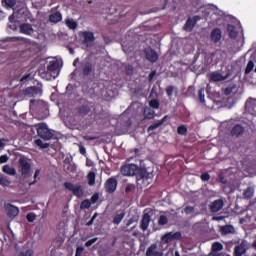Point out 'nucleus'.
Masks as SVG:
<instances>
[{
  "mask_svg": "<svg viewBox=\"0 0 256 256\" xmlns=\"http://www.w3.org/2000/svg\"><path fill=\"white\" fill-rule=\"evenodd\" d=\"M120 173L123 177H136L138 185L147 187L153 181V173L148 172L147 169L139 167L136 164H124L120 168Z\"/></svg>",
  "mask_w": 256,
  "mask_h": 256,
  "instance_id": "nucleus-1",
  "label": "nucleus"
},
{
  "mask_svg": "<svg viewBox=\"0 0 256 256\" xmlns=\"http://www.w3.org/2000/svg\"><path fill=\"white\" fill-rule=\"evenodd\" d=\"M36 131L38 137H40V139H43L44 141H50V139H53L55 137L53 131H51L45 123L36 124Z\"/></svg>",
  "mask_w": 256,
  "mask_h": 256,
  "instance_id": "nucleus-2",
  "label": "nucleus"
},
{
  "mask_svg": "<svg viewBox=\"0 0 256 256\" xmlns=\"http://www.w3.org/2000/svg\"><path fill=\"white\" fill-rule=\"evenodd\" d=\"M119 185V182L117 181V178L112 176L108 178L104 183V189L106 193L109 195H113L117 191V186Z\"/></svg>",
  "mask_w": 256,
  "mask_h": 256,
  "instance_id": "nucleus-3",
  "label": "nucleus"
},
{
  "mask_svg": "<svg viewBox=\"0 0 256 256\" xmlns=\"http://www.w3.org/2000/svg\"><path fill=\"white\" fill-rule=\"evenodd\" d=\"M133 223H135V218H130L125 222V225L122 227V231H124V233H132L133 237H139L141 232H139V230H135L137 229V225L132 226Z\"/></svg>",
  "mask_w": 256,
  "mask_h": 256,
  "instance_id": "nucleus-4",
  "label": "nucleus"
},
{
  "mask_svg": "<svg viewBox=\"0 0 256 256\" xmlns=\"http://www.w3.org/2000/svg\"><path fill=\"white\" fill-rule=\"evenodd\" d=\"M24 97L35 98L43 95V89L39 86H30L23 90Z\"/></svg>",
  "mask_w": 256,
  "mask_h": 256,
  "instance_id": "nucleus-5",
  "label": "nucleus"
},
{
  "mask_svg": "<svg viewBox=\"0 0 256 256\" xmlns=\"http://www.w3.org/2000/svg\"><path fill=\"white\" fill-rule=\"evenodd\" d=\"M19 169L24 179H27V177L31 176V164L26 159L24 158L19 159Z\"/></svg>",
  "mask_w": 256,
  "mask_h": 256,
  "instance_id": "nucleus-6",
  "label": "nucleus"
},
{
  "mask_svg": "<svg viewBox=\"0 0 256 256\" xmlns=\"http://www.w3.org/2000/svg\"><path fill=\"white\" fill-rule=\"evenodd\" d=\"M64 187L68 191H72L73 195H75V197H77L78 199H81V197H83V195H84L83 186H81V185H76L75 186L71 182H65Z\"/></svg>",
  "mask_w": 256,
  "mask_h": 256,
  "instance_id": "nucleus-7",
  "label": "nucleus"
},
{
  "mask_svg": "<svg viewBox=\"0 0 256 256\" xmlns=\"http://www.w3.org/2000/svg\"><path fill=\"white\" fill-rule=\"evenodd\" d=\"M80 69L84 77H89L91 73H95V64L89 60H84L80 63Z\"/></svg>",
  "mask_w": 256,
  "mask_h": 256,
  "instance_id": "nucleus-8",
  "label": "nucleus"
},
{
  "mask_svg": "<svg viewBox=\"0 0 256 256\" xmlns=\"http://www.w3.org/2000/svg\"><path fill=\"white\" fill-rule=\"evenodd\" d=\"M199 21H201V16L195 15L192 18H188L183 27L184 31H193Z\"/></svg>",
  "mask_w": 256,
  "mask_h": 256,
  "instance_id": "nucleus-9",
  "label": "nucleus"
},
{
  "mask_svg": "<svg viewBox=\"0 0 256 256\" xmlns=\"http://www.w3.org/2000/svg\"><path fill=\"white\" fill-rule=\"evenodd\" d=\"M91 109H93V102H87L76 108V111L80 117H85L91 113Z\"/></svg>",
  "mask_w": 256,
  "mask_h": 256,
  "instance_id": "nucleus-10",
  "label": "nucleus"
},
{
  "mask_svg": "<svg viewBox=\"0 0 256 256\" xmlns=\"http://www.w3.org/2000/svg\"><path fill=\"white\" fill-rule=\"evenodd\" d=\"M182 235L181 232H168L162 236L163 243H171V241H179Z\"/></svg>",
  "mask_w": 256,
  "mask_h": 256,
  "instance_id": "nucleus-11",
  "label": "nucleus"
},
{
  "mask_svg": "<svg viewBox=\"0 0 256 256\" xmlns=\"http://www.w3.org/2000/svg\"><path fill=\"white\" fill-rule=\"evenodd\" d=\"M208 79L210 83H219L221 81H225L229 79V74H226L225 76L219 72H211L208 75Z\"/></svg>",
  "mask_w": 256,
  "mask_h": 256,
  "instance_id": "nucleus-12",
  "label": "nucleus"
},
{
  "mask_svg": "<svg viewBox=\"0 0 256 256\" xmlns=\"http://www.w3.org/2000/svg\"><path fill=\"white\" fill-rule=\"evenodd\" d=\"M223 207H225V201H223V198H219L211 202L210 211L211 213H219Z\"/></svg>",
  "mask_w": 256,
  "mask_h": 256,
  "instance_id": "nucleus-13",
  "label": "nucleus"
},
{
  "mask_svg": "<svg viewBox=\"0 0 256 256\" xmlns=\"http://www.w3.org/2000/svg\"><path fill=\"white\" fill-rule=\"evenodd\" d=\"M47 71L51 75V77H57V75H59V62L50 61L47 66Z\"/></svg>",
  "mask_w": 256,
  "mask_h": 256,
  "instance_id": "nucleus-14",
  "label": "nucleus"
},
{
  "mask_svg": "<svg viewBox=\"0 0 256 256\" xmlns=\"http://www.w3.org/2000/svg\"><path fill=\"white\" fill-rule=\"evenodd\" d=\"M145 57L150 63H157V59H159V54H157L154 49L149 48L145 50Z\"/></svg>",
  "mask_w": 256,
  "mask_h": 256,
  "instance_id": "nucleus-15",
  "label": "nucleus"
},
{
  "mask_svg": "<svg viewBox=\"0 0 256 256\" xmlns=\"http://www.w3.org/2000/svg\"><path fill=\"white\" fill-rule=\"evenodd\" d=\"M149 223H151V215L145 213L140 221V229L145 233L149 229Z\"/></svg>",
  "mask_w": 256,
  "mask_h": 256,
  "instance_id": "nucleus-16",
  "label": "nucleus"
},
{
  "mask_svg": "<svg viewBox=\"0 0 256 256\" xmlns=\"http://www.w3.org/2000/svg\"><path fill=\"white\" fill-rule=\"evenodd\" d=\"M222 37L223 31H221L219 28H214L210 34V39L212 43H219Z\"/></svg>",
  "mask_w": 256,
  "mask_h": 256,
  "instance_id": "nucleus-17",
  "label": "nucleus"
},
{
  "mask_svg": "<svg viewBox=\"0 0 256 256\" xmlns=\"http://www.w3.org/2000/svg\"><path fill=\"white\" fill-rule=\"evenodd\" d=\"M245 109L248 113L256 115V99L249 98L245 103Z\"/></svg>",
  "mask_w": 256,
  "mask_h": 256,
  "instance_id": "nucleus-18",
  "label": "nucleus"
},
{
  "mask_svg": "<svg viewBox=\"0 0 256 256\" xmlns=\"http://www.w3.org/2000/svg\"><path fill=\"white\" fill-rule=\"evenodd\" d=\"M20 33L23 35H31L32 33H35V30L33 29V25L29 23H23L20 25Z\"/></svg>",
  "mask_w": 256,
  "mask_h": 256,
  "instance_id": "nucleus-19",
  "label": "nucleus"
},
{
  "mask_svg": "<svg viewBox=\"0 0 256 256\" xmlns=\"http://www.w3.org/2000/svg\"><path fill=\"white\" fill-rule=\"evenodd\" d=\"M243 133H245V127L241 124H236L231 130L232 137H242Z\"/></svg>",
  "mask_w": 256,
  "mask_h": 256,
  "instance_id": "nucleus-20",
  "label": "nucleus"
},
{
  "mask_svg": "<svg viewBox=\"0 0 256 256\" xmlns=\"http://www.w3.org/2000/svg\"><path fill=\"white\" fill-rule=\"evenodd\" d=\"M146 256H163V253L157 251V244H151L146 250Z\"/></svg>",
  "mask_w": 256,
  "mask_h": 256,
  "instance_id": "nucleus-21",
  "label": "nucleus"
},
{
  "mask_svg": "<svg viewBox=\"0 0 256 256\" xmlns=\"http://www.w3.org/2000/svg\"><path fill=\"white\" fill-rule=\"evenodd\" d=\"M167 119H169V115H165L161 120L150 125L147 128L148 133H150V131H155V129H159V127H161V125H163V123H165V121H167Z\"/></svg>",
  "mask_w": 256,
  "mask_h": 256,
  "instance_id": "nucleus-22",
  "label": "nucleus"
},
{
  "mask_svg": "<svg viewBox=\"0 0 256 256\" xmlns=\"http://www.w3.org/2000/svg\"><path fill=\"white\" fill-rule=\"evenodd\" d=\"M221 235H233L235 234V227L233 225H224L220 228Z\"/></svg>",
  "mask_w": 256,
  "mask_h": 256,
  "instance_id": "nucleus-23",
  "label": "nucleus"
},
{
  "mask_svg": "<svg viewBox=\"0 0 256 256\" xmlns=\"http://www.w3.org/2000/svg\"><path fill=\"white\" fill-rule=\"evenodd\" d=\"M226 29H227L230 39H237L239 32H237L235 25L227 24Z\"/></svg>",
  "mask_w": 256,
  "mask_h": 256,
  "instance_id": "nucleus-24",
  "label": "nucleus"
},
{
  "mask_svg": "<svg viewBox=\"0 0 256 256\" xmlns=\"http://www.w3.org/2000/svg\"><path fill=\"white\" fill-rule=\"evenodd\" d=\"M62 20H63V15H61V12H56L49 15L50 23H60V21Z\"/></svg>",
  "mask_w": 256,
  "mask_h": 256,
  "instance_id": "nucleus-25",
  "label": "nucleus"
},
{
  "mask_svg": "<svg viewBox=\"0 0 256 256\" xmlns=\"http://www.w3.org/2000/svg\"><path fill=\"white\" fill-rule=\"evenodd\" d=\"M247 252L245 249V245L241 243L240 245L235 246L234 248V256H243Z\"/></svg>",
  "mask_w": 256,
  "mask_h": 256,
  "instance_id": "nucleus-26",
  "label": "nucleus"
},
{
  "mask_svg": "<svg viewBox=\"0 0 256 256\" xmlns=\"http://www.w3.org/2000/svg\"><path fill=\"white\" fill-rule=\"evenodd\" d=\"M84 43H93L95 41V34L91 31H84L83 32Z\"/></svg>",
  "mask_w": 256,
  "mask_h": 256,
  "instance_id": "nucleus-27",
  "label": "nucleus"
},
{
  "mask_svg": "<svg viewBox=\"0 0 256 256\" xmlns=\"http://www.w3.org/2000/svg\"><path fill=\"white\" fill-rule=\"evenodd\" d=\"M144 119H155V110L145 107L143 111Z\"/></svg>",
  "mask_w": 256,
  "mask_h": 256,
  "instance_id": "nucleus-28",
  "label": "nucleus"
},
{
  "mask_svg": "<svg viewBox=\"0 0 256 256\" xmlns=\"http://www.w3.org/2000/svg\"><path fill=\"white\" fill-rule=\"evenodd\" d=\"M123 219H125V212L116 214L113 217L112 223H113V225H121V221H123Z\"/></svg>",
  "mask_w": 256,
  "mask_h": 256,
  "instance_id": "nucleus-29",
  "label": "nucleus"
},
{
  "mask_svg": "<svg viewBox=\"0 0 256 256\" xmlns=\"http://www.w3.org/2000/svg\"><path fill=\"white\" fill-rule=\"evenodd\" d=\"M2 171L3 173H6V175H11V176L17 175V170H15V168L9 165L3 166Z\"/></svg>",
  "mask_w": 256,
  "mask_h": 256,
  "instance_id": "nucleus-30",
  "label": "nucleus"
},
{
  "mask_svg": "<svg viewBox=\"0 0 256 256\" xmlns=\"http://www.w3.org/2000/svg\"><path fill=\"white\" fill-rule=\"evenodd\" d=\"M17 215H19V208H17L16 206L10 205V207L8 208V217H17Z\"/></svg>",
  "mask_w": 256,
  "mask_h": 256,
  "instance_id": "nucleus-31",
  "label": "nucleus"
},
{
  "mask_svg": "<svg viewBox=\"0 0 256 256\" xmlns=\"http://www.w3.org/2000/svg\"><path fill=\"white\" fill-rule=\"evenodd\" d=\"M254 190L251 187H247L243 192L244 199H253Z\"/></svg>",
  "mask_w": 256,
  "mask_h": 256,
  "instance_id": "nucleus-32",
  "label": "nucleus"
},
{
  "mask_svg": "<svg viewBox=\"0 0 256 256\" xmlns=\"http://www.w3.org/2000/svg\"><path fill=\"white\" fill-rule=\"evenodd\" d=\"M0 185L2 187H9V185H11V180H9V178H7V176H0Z\"/></svg>",
  "mask_w": 256,
  "mask_h": 256,
  "instance_id": "nucleus-33",
  "label": "nucleus"
},
{
  "mask_svg": "<svg viewBox=\"0 0 256 256\" xmlns=\"http://www.w3.org/2000/svg\"><path fill=\"white\" fill-rule=\"evenodd\" d=\"M2 4L9 9H13L17 5V0H2Z\"/></svg>",
  "mask_w": 256,
  "mask_h": 256,
  "instance_id": "nucleus-34",
  "label": "nucleus"
},
{
  "mask_svg": "<svg viewBox=\"0 0 256 256\" xmlns=\"http://www.w3.org/2000/svg\"><path fill=\"white\" fill-rule=\"evenodd\" d=\"M213 253H219V251H223V244L220 242H215L212 244Z\"/></svg>",
  "mask_w": 256,
  "mask_h": 256,
  "instance_id": "nucleus-35",
  "label": "nucleus"
},
{
  "mask_svg": "<svg viewBox=\"0 0 256 256\" xmlns=\"http://www.w3.org/2000/svg\"><path fill=\"white\" fill-rule=\"evenodd\" d=\"M254 67H255V63L253 62V60H250L247 63V66L245 68V75H249V73H251V71H253Z\"/></svg>",
  "mask_w": 256,
  "mask_h": 256,
  "instance_id": "nucleus-36",
  "label": "nucleus"
},
{
  "mask_svg": "<svg viewBox=\"0 0 256 256\" xmlns=\"http://www.w3.org/2000/svg\"><path fill=\"white\" fill-rule=\"evenodd\" d=\"M87 179H88V185H90V187H93V185H95V172H90L87 175Z\"/></svg>",
  "mask_w": 256,
  "mask_h": 256,
  "instance_id": "nucleus-37",
  "label": "nucleus"
},
{
  "mask_svg": "<svg viewBox=\"0 0 256 256\" xmlns=\"http://www.w3.org/2000/svg\"><path fill=\"white\" fill-rule=\"evenodd\" d=\"M198 99L200 103H205V88H200L198 91Z\"/></svg>",
  "mask_w": 256,
  "mask_h": 256,
  "instance_id": "nucleus-38",
  "label": "nucleus"
},
{
  "mask_svg": "<svg viewBox=\"0 0 256 256\" xmlns=\"http://www.w3.org/2000/svg\"><path fill=\"white\" fill-rule=\"evenodd\" d=\"M80 208L82 209H90L91 208V200L85 199L81 202Z\"/></svg>",
  "mask_w": 256,
  "mask_h": 256,
  "instance_id": "nucleus-39",
  "label": "nucleus"
},
{
  "mask_svg": "<svg viewBox=\"0 0 256 256\" xmlns=\"http://www.w3.org/2000/svg\"><path fill=\"white\" fill-rule=\"evenodd\" d=\"M35 143L40 149H47L49 147V143H43V140L37 139L35 140Z\"/></svg>",
  "mask_w": 256,
  "mask_h": 256,
  "instance_id": "nucleus-40",
  "label": "nucleus"
},
{
  "mask_svg": "<svg viewBox=\"0 0 256 256\" xmlns=\"http://www.w3.org/2000/svg\"><path fill=\"white\" fill-rule=\"evenodd\" d=\"M177 133L178 135H187V126L185 125L178 126Z\"/></svg>",
  "mask_w": 256,
  "mask_h": 256,
  "instance_id": "nucleus-41",
  "label": "nucleus"
},
{
  "mask_svg": "<svg viewBox=\"0 0 256 256\" xmlns=\"http://www.w3.org/2000/svg\"><path fill=\"white\" fill-rule=\"evenodd\" d=\"M159 105H160V103H159V100H157V99H152V100H150V102H149V106H150L152 109H159Z\"/></svg>",
  "mask_w": 256,
  "mask_h": 256,
  "instance_id": "nucleus-42",
  "label": "nucleus"
},
{
  "mask_svg": "<svg viewBox=\"0 0 256 256\" xmlns=\"http://www.w3.org/2000/svg\"><path fill=\"white\" fill-rule=\"evenodd\" d=\"M169 223V219H167V216L161 215L158 220V225H167Z\"/></svg>",
  "mask_w": 256,
  "mask_h": 256,
  "instance_id": "nucleus-43",
  "label": "nucleus"
},
{
  "mask_svg": "<svg viewBox=\"0 0 256 256\" xmlns=\"http://www.w3.org/2000/svg\"><path fill=\"white\" fill-rule=\"evenodd\" d=\"M66 25L70 29H75L77 27V22H75L73 19L66 20Z\"/></svg>",
  "mask_w": 256,
  "mask_h": 256,
  "instance_id": "nucleus-44",
  "label": "nucleus"
},
{
  "mask_svg": "<svg viewBox=\"0 0 256 256\" xmlns=\"http://www.w3.org/2000/svg\"><path fill=\"white\" fill-rule=\"evenodd\" d=\"M26 219H27L28 223H33L35 221V219H37V215H35V213H28L26 215Z\"/></svg>",
  "mask_w": 256,
  "mask_h": 256,
  "instance_id": "nucleus-45",
  "label": "nucleus"
},
{
  "mask_svg": "<svg viewBox=\"0 0 256 256\" xmlns=\"http://www.w3.org/2000/svg\"><path fill=\"white\" fill-rule=\"evenodd\" d=\"M173 91H175V86L166 87V95L167 97H173Z\"/></svg>",
  "mask_w": 256,
  "mask_h": 256,
  "instance_id": "nucleus-46",
  "label": "nucleus"
},
{
  "mask_svg": "<svg viewBox=\"0 0 256 256\" xmlns=\"http://www.w3.org/2000/svg\"><path fill=\"white\" fill-rule=\"evenodd\" d=\"M184 213L186 215H191V213H195V208L193 206H186L184 208Z\"/></svg>",
  "mask_w": 256,
  "mask_h": 256,
  "instance_id": "nucleus-47",
  "label": "nucleus"
},
{
  "mask_svg": "<svg viewBox=\"0 0 256 256\" xmlns=\"http://www.w3.org/2000/svg\"><path fill=\"white\" fill-rule=\"evenodd\" d=\"M41 173V170L37 169L35 170V173H34V181L30 182L29 185L30 187L35 185V183H37V177H39V174Z\"/></svg>",
  "mask_w": 256,
  "mask_h": 256,
  "instance_id": "nucleus-48",
  "label": "nucleus"
},
{
  "mask_svg": "<svg viewBox=\"0 0 256 256\" xmlns=\"http://www.w3.org/2000/svg\"><path fill=\"white\" fill-rule=\"evenodd\" d=\"M98 240H99L98 237H95V238H92V239L88 240L85 243V247H91V245H94V243H97Z\"/></svg>",
  "mask_w": 256,
  "mask_h": 256,
  "instance_id": "nucleus-49",
  "label": "nucleus"
},
{
  "mask_svg": "<svg viewBox=\"0 0 256 256\" xmlns=\"http://www.w3.org/2000/svg\"><path fill=\"white\" fill-rule=\"evenodd\" d=\"M201 181H209L211 179V175L208 172H204L200 176Z\"/></svg>",
  "mask_w": 256,
  "mask_h": 256,
  "instance_id": "nucleus-50",
  "label": "nucleus"
},
{
  "mask_svg": "<svg viewBox=\"0 0 256 256\" xmlns=\"http://www.w3.org/2000/svg\"><path fill=\"white\" fill-rule=\"evenodd\" d=\"M132 191H135L134 184H127L125 187V193H131Z\"/></svg>",
  "mask_w": 256,
  "mask_h": 256,
  "instance_id": "nucleus-51",
  "label": "nucleus"
},
{
  "mask_svg": "<svg viewBox=\"0 0 256 256\" xmlns=\"http://www.w3.org/2000/svg\"><path fill=\"white\" fill-rule=\"evenodd\" d=\"M95 219H97V213H95L91 219L86 223L87 227H91V225H93V223L95 222Z\"/></svg>",
  "mask_w": 256,
  "mask_h": 256,
  "instance_id": "nucleus-52",
  "label": "nucleus"
},
{
  "mask_svg": "<svg viewBox=\"0 0 256 256\" xmlns=\"http://www.w3.org/2000/svg\"><path fill=\"white\" fill-rule=\"evenodd\" d=\"M218 181L219 183H222V185H227V179H225V176H223V174H220L218 176Z\"/></svg>",
  "mask_w": 256,
  "mask_h": 256,
  "instance_id": "nucleus-53",
  "label": "nucleus"
},
{
  "mask_svg": "<svg viewBox=\"0 0 256 256\" xmlns=\"http://www.w3.org/2000/svg\"><path fill=\"white\" fill-rule=\"evenodd\" d=\"M83 247L79 246L76 248V253H75V256H82L83 255Z\"/></svg>",
  "mask_w": 256,
  "mask_h": 256,
  "instance_id": "nucleus-54",
  "label": "nucleus"
},
{
  "mask_svg": "<svg viewBox=\"0 0 256 256\" xmlns=\"http://www.w3.org/2000/svg\"><path fill=\"white\" fill-rule=\"evenodd\" d=\"M7 161H9V156H7V155L0 156V163L1 164L7 163Z\"/></svg>",
  "mask_w": 256,
  "mask_h": 256,
  "instance_id": "nucleus-55",
  "label": "nucleus"
},
{
  "mask_svg": "<svg viewBox=\"0 0 256 256\" xmlns=\"http://www.w3.org/2000/svg\"><path fill=\"white\" fill-rule=\"evenodd\" d=\"M155 75H157V71L153 70L148 76L149 81H153Z\"/></svg>",
  "mask_w": 256,
  "mask_h": 256,
  "instance_id": "nucleus-56",
  "label": "nucleus"
},
{
  "mask_svg": "<svg viewBox=\"0 0 256 256\" xmlns=\"http://www.w3.org/2000/svg\"><path fill=\"white\" fill-rule=\"evenodd\" d=\"M7 18V14L0 9V21H3V19H6Z\"/></svg>",
  "mask_w": 256,
  "mask_h": 256,
  "instance_id": "nucleus-57",
  "label": "nucleus"
},
{
  "mask_svg": "<svg viewBox=\"0 0 256 256\" xmlns=\"http://www.w3.org/2000/svg\"><path fill=\"white\" fill-rule=\"evenodd\" d=\"M99 199V195L97 194H94L92 197H91V201L92 203H97V200Z\"/></svg>",
  "mask_w": 256,
  "mask_h": 256,
  "instance_id": "nucleus-58",
  "label": "nucleus"
},
{
  "mask_svg": "<svg viewBox=\"0 0 256 256\" xmlns=\"http://www.w3.org/2000/svg\"><path fill=\"white\" fill-rule=\"evenodd\" d=\"M29 77H31V74H26V75H24V76L20 79L21 83H23L24 81H27V79H29Z\"/></svg>",
  "mask_w": 256,
  "mask_h": 256,
  "instance_id": "nucleus-59",
  "label": "nucleus"
},
{
  "mask_svg": "<svg viewBox=\"0 0 256 256\" xmlns=\"http://www.w3.org/2000/svg\"><path fill=\"white\" fill-rule=\"evenodd\" d=\"M8 21H9V23H15V15L14 14L10 15L8 17Z\"/></svg>",
  "mask_w": 256,
  "mask_h": 256,
  "instance_id": "nucleus-60",
  "label": "nucleus"
},
{
  "mask_svg": "<svg viewBox=\"0 0 256 256\" xmlns=\"http://www.w3.org/2000/svg\"><path fill=\"white\" fill-rule=\"evenodd\" d=\"M79 151H80L81 155H85V153H87V150L85 149L84 146H80Z\"/></svg>",
  "mask_w": 256,
  "mask_h": 256,
  "instance_id": "nucleus-61",
  "label": "nucleus"
},
{
  "mask_svg": "<svg viewBox=\"0 0 256 256\" xmlns=\"http://www.w3.org/2000/svg\"><path fill=\"white\" fill-rule=\"evenodd\" d=\"M130 153H134V155H137V153H139V148H134L130 150Z\"/></svg>",
  "mask_w": 256,
  "mask_h": 256,
  "instance_id": "nucleus-62",
  "label": "nucleus"
},
{
  "mask_svg": "<svg viewBox=\"0 0 256 256\" xmlns=\"http://www.w3.org/2000/svg\"><path fill=\"white\" fill-rule=\"evenodd\" d=\"M35 103H37V105H39V102H37V100H30V107H33V105H35Z\"/></svg>",
  "mask_w": 256,
  "mask_h": 256,
  "instance_id": "nucleus-63",
  "label": "nucleus"
},
{
  "mask_svg": "<svg viewBox=\"0 0 256 256\" xmlns=\"http://www.w3.org/2000/svg\"><path fill=\"white\" fill-rule=\"evenodd\" d=\"M94 139H95V137H91V136H87V137H86V140H87V141H94Z\"/></svg>",
  "mask_w": 256,
  "mask_h": 256,
  "instance_id": "nucleus-64",
  "label": "nucleus"
}]
</instances>
